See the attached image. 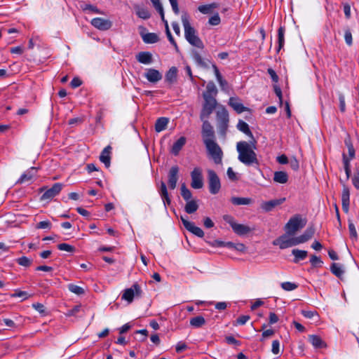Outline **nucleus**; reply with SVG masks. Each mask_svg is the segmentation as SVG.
I'll return each instance as SVG.
<instances>
[{"label": "nucleus", "instance_id": "nucleus-1", "mask_svg": "<svg viewBox=\"0 0 359 359\" xmlns=\"http://www.w3.org/2000/svg\"><path fill=\"white\" fill-rule=\"evenodd\" d=\"M256 144L257 141L255 139L250 142L241 141L237 143L238 158L241 163L248 166L253 164L259 165L257 154L255 152L257 149Z\"/></svg>", "mask_w": 359, "mask_h": 359}, {"label": "nucleus", "instance_id": "nucleus-2", "mask_svg": "<svg viewBox=\"0 0 359 359\" xmlns=\"http://www.w3.org/2000/svg\"><path fill=\"white\" fill-rule=\"evenodd\" d=\"M182 22L184 29V36L187 41L193 46L203 49L204 44L202 40L198 36L196 30L191 26L188 16L186 14L182 15Z\"/></svg>", "mask_w": 359, "mask_h": 359}, {"label": "nucleus", "instance_id": "nucleus-3", "mask_svg": "<svg viewBox=\"0 0 359 359\" xmlns=\"http://www.w3.org/2000/svg\"><path fill=\"white\" fill-rule=\"evenodd\" d=\"M217 127L218 132L224 138L226 137L229 127V116L226 109L221 105L216 111Z\"/></svg>", "mask_w": 359, "mask_h": 359}, {"label": "nucleus", "instance_id": "nucleus-4", "mask_svg": "<svg viewBox=\"0 0 359 359\" xmlns=\"http://www.w3.org/2000/svg\"><path fill=\"white\" fill-rule=\"evenodd\" d=\"M204 103L201 112L200 118L201 120L208 118L217 107V102L213 96L206 95L203 96Z\"/></svg>", "mask_w": 359, "mask_h": 359}, {"label": "nucleus", "instance_id": "nucleus-5", "mask_svg": "<svg viewBox=\"0 0 359 359\" xmlns=\"http://www.w3.org/2000/svg\"><path fill=\"white\" fill-rule=\"evenodd\" d=\"M208 154L211 156L213 161L216 164L222 163L223 157V151L216 141L208 142L204 144Z\"/></svg>", "mask_w": 359, "mask_h": 359}, {"label": "nucleus", "instance_id": "nucleus-6", "mask_svg": "<svg viewBox=\"0 0 359 359\" xmlns=\"http://www.w3.org/2000/svg\"><path fill=\"white\" fill-rule=\"evenodd\" d=\"M306 224L300 215L291 217L285 226V231L289 235H294L297 231L302 229Z\"/></svg>", "mask_w": 359, "mask_h": 359}, {"label": "nucleus", "instance_id": "nucleus-7", "mask_svg": "<svg viewBox=\"0 0 359 359\" xmlns=\"http://www.w3.org/2000/svg\"><path fill=\"white\" fill-rule=\"evenodd\" d=\"M223 219L231 226L233 232L238 236L246 235L252 230L248 226L236 223L234 218L231 215H226L223 217Z\"/></svg>", "mask_w": 359, "mask_h": 359}, {"label": "nucleus", "instance_id": "nucleus-8", "mask_svg": "<svg viewBox=\"0 0 359 359\" xmlns=\"http://www.w3.org/2000/svg\"><path fill=\"white\" fill-rule=\"evenodd\" d=\"M63 184L62 183H55L50 188L47 189L46 187L39 189V192L44 193L41 196V201H50L55 196L58 195L62 189Z\"/></svg>", "mask_w": 359, "mask_h": 359}, {"label": "nucleus", "instance_id": "nucleus-9", "mask_svg": "<svg viewBox=\"0 0 359 359\" xmlns=\"http://www.w3.org/2000/svg\"><path fill=\"white\" fill-rule=\"evenodd\" d=\"M207 172L209 191L212 194H217L221 189L220 180L214 170H208Z\"/></svg>", "mask_w": 359, "mask_h": 359}, {"label": "nucleus", "instance_id": "nucleus-10", "mask_svg": "<svg viewBox=\"0 0 359 359\" xmlns=\"http://www.w3.org/2000/svg\"><path fill=\"white\" fill-rule=\"evenodd\" d=\"M202 130L201 135L203 138V142L204 144L208 142L215 141V130L212 126L208 120H202Z\"/></svg>", "mask_w": 359, "mask_h": 359}, {"label": "nucleus", "instance_id": "nucleus-11", "mask_svg": "<svg viewBox=\"0 0 359 359\" xmlns=\"http://www.w3.org/2000/svg\"><path fill=\"white\" fill-rule=\"evenodd\" d=\"M142 291L140 286L137 283H134L131 287L127 288L123 291L122 294V299L131 303L133 301L134 297H141Z\"/></svg>", "mask_w": 359, "mask_h": 359}, {"label": "nucleus", "instance_id": "nucleus-12", "mask_svg": "<svg viewBox=\"0 0 359 359\" xmlns=\"http://www.w3.org/2000/svg\"><path fill=\"white\" fill-rule=\"evenodd\" d=\"M192 188L198 189L203 186V175L201 170L199 168H195L191 172Z\"/></svg>", "mask_w": 359, "mask_h": 359}, {"label": "nucleus", "instance_id": "nucleus-13", "mask_svg": "<svg viewBox=\"0 0 359 359\" xmlns=\"http://www.w3.org/2000/svg\"><path fill=\"white\" fill-rule=\"evenodd\" d=\"M181 221L187 231L199 238H203L204 236L203 231L200 227L195 226L194 222L188 221L182 216L181 217Z\"/></svg>", "mask_w": 359, "mask_h": 359}, {"label": "nucleus", "instance_id": "nucleus-14", "mask_svg": "<svg viewBox=\"0 0 359 359\" xmlns=\"http://www.w3.org/2000/svg\"><path fill=\"white\" fill-rule=\"evenodd\" d=\"M90 23L93 27L102 31L108 30L112 26L111 20L102 18H95L91 20Z\"/></svg>", "mask_w": 359, "mask_h": 359}, {"label": "nucleus", "instance_id": "nucleus-15", "mask_svg": "<svg viewBox=\"0 0 359 359\" xmlns=\"http://www.w3.org/2000/svg\"><path fill=\"white\" fill-rule=\"evenodd\" d=\"M285 201V198L273 199L268 201H264L261 203L260 207L264 212H271L276 206L281 205Z\"/></svg>", "mask_w": 359, "mask_h": 359}, {"label": "nucleus", "instance_id": "nucleus-16", "mask_svg": "<svg viewBox=\"0 0 359 359\" xmlns=\"http://www.w3.org/2000/svg\"><path fill=\"white\" fill-rule=\"evenodd\" d=\"M179 167L174 165L171 167L168 172V186L170 189H175L178 180Z\"/></svg>", "mask_w": 359, "mask_h": 359}, {"label": "nucleus", "instance_id": "nucleus-17", "mask_svg": "<svg viewBox=\"0 0 359 359\" xmlns=\"http://www.w3.org/2000/svg\"><path fill=\"white\" fill-rule=\"evenodd\" d=\"M290 236L293 235H289L285 232V234L279 236L273 241V245H278L280 249H286L290 247Z\"/></svg>", "mask_w": 359, "mask_h": 359}, {"label": "nucleus", "instance_id": "nucleus-18", "mask_svg": "<svg viewBox=\"0 0 359 359\" xmlns=\"http://www.w3.org/2000/svg\"><path fill=\"white\" fill-rule=\"evenodd\" d=\"M342 209L344 212L347 213L349 210L350 205V191L348 187L344 185L341 194Z\"/></svg>", "mask_w": 359, "mask_h": 359}, {"label": "nucleus", "instance_id": "nucleus-19", "mask_svg": "<svg viewBox=\"0 0 359 359\" xmlns=\"http://www.w3.org/2000/svg\"><path fill=\"white\" fill-rule=\"evenodd\" d=\"M146 79L151 83H156L162 79V74L155 69H148L144 74Z\"/></svg>", "mask_w": 359, "mask_h": 359}, {"label": "nucleus", "instance_id": "nucleus-20", "mask_svg": "<svg viewBox=\"0 0 359 359\" xmlns=\"http://www.w3.org/2000/svg\"><path fill=\"white\" fill-rule=\"evenodd\" d=\"M111 149L112 148L110 145L107 146L100 156V161L104 164L106 168H109L111 164Z\"/></svg>", "mask_w": 359, "mask_h": 359}, {"label": "nucleus", "instance_id": "nucleus-21", "mask_svg": "<svg viewBox=\"0 0 359 359\" xmlns=\"http://www.w3.org/2000/svg\"><path fill=\"white\" fill-rule=\"evenodd\" d=\"M229 104L231 106L238 114H241L248 110V109L243 106L240 102L238 97H230Z\"/></svg>", "mask_w": 359, "mask_h": 359}, {"label": "nucleus", "instance_id": "nucleus-22", "mask_svg": "<svg viewBox=\"0 0 359 359\" xmlns=\"http://www.w3.org/2000/svg\"><path fill=\"white\" fill-rule=\"evenodd\" d=\"M37 168L35 167L30 168L28 170L24 172L20 179L17 181V184H23L28 182L32 180L34 176L36 175Z\"/></svg>", "mask_w": 359, "mask_h": 359}, {"label": "nucleus", "instance_id": "nucleus-23", "mask_svg": "<svg viewBox=\"0 0 359 359\" xmlns=\"http://www.w3.org/2000/svg\"><path fill=\"white\" fill-rule=\"evenodd\" d=\"M136 60L139 62H140L142 64H144V65H149L153 62V57H152L151 53L149 52H147V51L140 52L136 55Z\"/></svg>", "mask_w": 359, "mask_h": 359}, {"label": "nucleus", "instance_id": "nucleus-24", "mask_svg": "<svg viewBox=\"0 0 359 359\" xmlns=\"http://www.w3.org/2000/svg\"><path fill=\"white\" fill-rule=\"evenodd\" d=\"M159 194L162 198L165 207L170 205L171 203V199L169 196L166 184L164 182H161V187L159 189Z\"/></svg>", "mask_w": 359, "mask_h": 359}, {"label": "nucleus", "instance_id": "nucleus-25", "mask_svg": "<svg viewBox=\"0 0 359 359\" xmlns=\"http://www.w3.org/2000/svg\"><path fill=\"white\" fill-rule=\"evenodd\" d=\"M187 142V139L185 137H180L172 145L170 152L174 156H177L182 149V147L185 145Z\"/></svg>", "mask_w": 359, "mask_h": 359}, {"label": "nucleus", "instance_id": "nucleus-26", "mask_svg": "<svg viewBox=\"0 0 359 359\" xmlns=\"http://www.w3.org/2000/svg\"><path fill=\"white\" fill-rule=\"evenodd\" d=\"M292 255L294 256L293 262L297 264L306 258L308 252L299 249H293L292 250Z\"/></svg>", "mask_w": 359, "mask_h": 359}, {"label": "nucleus", "instance_id": "nucleus-27", "mask_svg": "<svg viewBox=\"0 0 359 359\" xmlns=\"http://www.w3.org/2000/svg\"><path fill=\"white\" fill-rule=\"evenodd\" d=\"M140 35L145 43H155L159 41L160 39L156 33L143 34L140 32Z\"/></svg>", "mask_w": 359, "mask_h": 359}, {"label": "nucleus", "instance_id": "nucleus-28", "mask_svg": "<svg viewBox=\"0 0 359 359\" xmlns=\"http://www.w3.org/2000/svg\"><path fill=\"white\" fill-rule=\"evenodd\" d=\"M309 340L311 343V344L316 348H322L326 346V344L318 335H309Z\"/></svg>", "mask_w": 359, "mask_h": 359}, {"label": "nucleus", "instance_id": "nucleus-29", "mask_svg": "<svg viewBox=\"0 0 359 359\" xmlns=\"http://www.w3.org/2000/svg\"><path fill=\"white\" fill-rule=\"evenodd\" d=\"M177 69L175 67H172L170 69L166 72L165 74V81L169 83H173L177 81Z\"/></svg>", "mask_w": 359, "mask_h": 359}, {"label": "nucleus", "instance_id": "nucleus-30", "mask_svg": "<svg viewBox=\"0 0 359 359\" xmlns=\"http://www.w3.org/2000/svg\"><path fill=\"white\" fill-rule=\"evenodd\" d=\"M273 180L280 184H285L288 181V175L286 172L276 171L274 172Z\"/></svg>", "mask_w": 359, "mask_h": 359}, {"label": "nucleus", "instance_id": "nucleus-31", "mask_svg": "<svg viewBox=\"0 0 359 359\" xmlns=\"http://www.w3.org/2000/svg\"><path fill=\"white\" fill-rule=\"evenodd\" d=\"M168 122H169V119L168 118H165V117L158 118L156 120V123H155L156 131L159 133V132L164 130L166 128Z\"/></svg>", "mask_w": 359, "mask_h": 359}, {"label": "nucleus", "instance_id": "nucleus-32", "mask_svg": "<svg viewBox=\"0 0 359 359\" xmlns=\"http://www.w3.org/2000/svg\"><path fill=\"white\" fill-rule=\"evenodd\" d=\"M285 27H280L278 29V46L277 48V52H279L284 46L285 43Z\"/></svg>", "mask_w": 359, "mask_h": 359}, {"label": "nucleus", "instance_id": "nucleus-33", "mask_svg": "<svg viewBox=\"0 0 359 359\" xmlns=\"http://www.w3.org/2000/svg\"><path fill=\"white\" fill-rule=\"evenodd\" d=\"M237 128L239 130L244 133L248 136H250L252 140L255 139L248 124L245 121L240 120L238 123Z\"/></svg>", "mask_w": 359, "mask_h": 359}, {"label": "nucleus", "instance_id": "nucleus-34", "mask_svg": "<svg viewBox=\"0 0 359 359\" xmlns=\"http://www.w3.org/2000/svg\"><path fill=\"white\" fill-rule=\"evenodd\" d=\"M205 324V320L201 316H198L190 319V325L194 327L199 328Z\"/></svg>", "mask_w": 359, "mask_h": 359}, {"label": "nucleus", "instance_id": "nucleus-35", "mask_svg": "<svg viewBox=\"0 0 359 359\" xmlns=\"http://www.w3.org/2000/svg\"><path fill=\"white\" fill-rule=\"evenodd\" d=\"M198 208V205L197 204V202L195 200H191L187 202L184 207V210L188 214H192L195 212Z\"/></svg>", "mask_w": 359, "mask_h": 359}, {"label": "nucleus", "instance_id": "nucleus-36", "mask_svg": "<svg viewBox=\"0 0 359 359\" xmlns=\"http://www.w3.org/2000/svg\"><path fill=\"white\" fill-rule=\"evenodd\" d=\"M231 202L235 205H249L252 203V199L250 198L232 197Z\"/></svg>", "mask_w": 359, "mask_h": 359}, {"label": "nucleus", "instance_id": "nucleus-37", "mask_svg": "<svg viewBox=\"0 0 359 359\" xmlns=\"http://www.w3.org/2000/svg\"><path fill=\"white\" fill-rule=\"evenodd\" d=\"M136 15L142 19L147 20L150 18L151 13L147 8H142V7H136L135 8Z\"/></svg>", "mask_w": 359, "mask_h": 359}, {"label": "nucleus", "instance_id": "nucleus-38", "mask_svg": "<svg viewBox=\"0 0 359 359\" xmlns=\"http://www.w3.org/2000/svg\"><path fill=\"white\" fill-rule=\"evenodd\" d=\"M80 7L83 11H88L89 12L96 13V14H103L104 13L96 6H94L92 4L83 3L82 4H81Z\"/></svg>", "mask_w": 359, "mask_h": 359}, {"label": "nucleus", "instance_id": "nucleus-39", "mask_svg": "<svg viewBox=\"0 0 359 359\" xmlns=\"http://www.w3.org/2000/svg\"><path fill=\"white\" fill-rule=\"evenodd\" d=\"M331 272L337 278H341L343 276L344 271L341 268L340 265L337 263H332L330 266Z\"/></svg>", "mask_w": 359, "mask_h": 359}, {"label": "nucleus", "instance_id": "nucleus-40", "mask_svg": "<svg viewBox=\"0 0 359 359\" xmlns=\"http://www.w3.org/2000/svg\"><path fill=\"white\" fill-rule=\"evenodd\" d=\"M344 143H345V145L348 148V156H349V158L351 159H353L355 157V149L353 147V145L352 144V142H351V137L349 136H348L345 140H344Z\"/></svg>", "mask_w": 359, "mask_h": 359}, {"label": "nucleus", "instance_id": "nucleus-41", "mask_svg": "<svg viewBox=\"0 0 359 359\" xmlns=\"http://www.w3.org/2000/svg\"><path fill=\"white\" fill-rule=\"evenodd\" d=\"M217 7V4L213 3L207 5H202L198 6V10L203 14H210L212 12V9Z\"/></svg>", "mask_w": 359, "mask_h": 359}, {"label": "nucleus", "instance_id": "nucleus-42", "mask_svg": "<svg viewBox=\"0 0 359 359\" xmlns=\"http://www.w3.org/2000/svg\"><path fill=\"white\" fill-rule=\"evenodd\" d=\"M180 191L181 195L184 200H185L187 202L191 201V198L192 197V194L191 191L187 187L184 183L181 185Z\"/></svg>", "mask_w": 359, "mask_h": 359}, {"label": "nucleus", "instance_id": "nucleus-43", "mask_svg": "<svg viewBox=\"0 0 359 359\" xmlns=\"http://www.w3.org/2000/svg\"><path fill=\"white\" fill-rule=\"evenodd\" d=\"M217 93V89L212 81L209 82L206 86V91L203 93V96L209 95L210 96L216 95Z\"/></svg>", "mask_w": 359, "mask_h": 359}, {"label": "nucleus", "instance_id": "nucleus-44", "mask_svg": "<svg viewBox=\"0 0 359 359\" xmlns=\"http://www.w3.org/2000/svg\"><path fill=\"white\" fill-rule=\"evenodd\" d=\"M192 57L194 61L201 67H207L206 63L203 61L199 53L196 50H193L191 53Z\"/></svg>", "mask_w": 359, "mask_h": 359}, {"label": "nucleus", "instance_id": "nucleus-45", "mask_svg": "<svg viewBox=\"0 0 359 359\" xmlns=\"http://www.w3.org/2000/svg\"><path fill=\"white\" fill-rule=\"evenodd\" d=\"M348 231L350 233V238L353 241L358 240V233L354 224L348 220Z\"/></svg>", "mask_w": 359, "mask_h": 359}, {"label": "nucleus", "instance_id": "nucleus-46", "mask_svg": "<svg viewBox=\"0 0 359 359\" xmlns=\"http://www.w3.org/2000/svg\"><path fill=\"white\" fill-rule=\"evenodd\" d=\"M165 33H166V36L168 37V41L170 42V43L175 47V49L178 51L179 50V48H178V46L175 41V40L174 39L170 31V29H169V26H168V23H166V25H165Z\"/></svg>", "mask_w": 359, "mask_h": 359}, {"label": "nucleus", "instance_id": "nucleus-47", "mask_svg": "<svg viewBox=\"0 0 359 359\" xmlns=\"http://www.w3.org/2000/svg\"><path fill=\"white\" fill-rule=\"evenodd\" d=\"M67 287L70 292H72L76 294L81 295V294H83L85 293L84 289L80 286L76 285L69 284Z\"/></svg>", "mask_w": 359, "mask_h": 359}, {"label": "nucleus", "instance_id": "nucleus-48", "mask_svg": "<svg viewBox=\"0 0 359 359\" xmlns=\"http://www.w3.org/2000/svg\"><path fill=\"white\" fill-rule=\"evenodd\" d=\"M344 39L346 41V43L348 46H351L353 44V37L352 34L351 32V29L348 27H346L344 28Z\"/></svg>", "mask_w": 359, "mask_h": 359}, {"label": "nucleus", "instance_id": "nucleus-49", "mask_svg": "<svg viewBox=\"0 0 359 359\" xmlns=\"http://www.w3.org/2000/svg\"><path fill=\"white\" fill-rule=\"evenodd\" d=\"M16 262L22 266L29 267L32 264V259L27 257H21L16 259Z\"/></svg>", "mask_w": 359, "mask_h": 359}, {"label": "nucleus", "instance_id": "nucleus-50", "mask_svg": "<svg viewBox=\"0 0 359 359\" xmlns=\"http://www.w3.org/2000/svg\"><path fill=\"white\" fill-rule=\"evenodd\" d=\"M310 262L312 266L314 268L321 267L323 264V262L321 261L320 258L315 255H312L311 256Z\"/></svg>", "mask_w": 359, "mask_h": 359}, {"label": "nucleus", "instance_id": "nucleus-51", "mask_svg": "<svg viewBox=\"0 0 359 359\" xmlns=\"http://www.w3.org/2000/svg\"><path fill=\"white\" fill-rule=\"evenodd\" d=\"M57 248L60 250L67 251L69 252H73L75 251V248L74 246L65 243L57 245Z\"/></svg>", "mask_w": 359, "mask_h": 359}, {"label": "nucleus", "instance_id": "nucleus-52", "mask_svg": "<svg viewBox=\"0 0 359 359\" xmlns=\"http://www.w3.org/2000/svg\"><path fill=\"white\" fill-rule=\"evenodd\" d=\"M281 287L286 291H292L297 287V285L290 282H284L281 283Z\"/></svg>", "mask_w": 359, "mask_h": 359}, {"label": "nucleus", "instance_id": "nucleus-53", "mask_svg": "<svg viewBox=\"0 0 359 359\" xmlns=\"http://www.w3.org/2000/svg\"><path fill=\"white\" fill-rule=\"evenodd\" d=\"M314 233L315 228L313 226H311L306 229L303 235L307 239V241H309L313 236Z\"/></svg>", "mask_w": 359, "mask_h": 359}, {"label": "nucleus", "instance_id": "nucleus-54", "mask_svg": "<svg viewBox=\"0 0 359 359\" xmlns=\"http://www.w3.org/2000/svg\"><path fill=\"white\" fill-rule=\"evenodd\" d=\"M221 22L220 17L218 13L215 14L209 18L208 23L210 25L216 26L218 25Z\"/></svg>", "mask_w": 359, "mask_h": 359}, {"label": "nucleus", "instance_id": "nucleus-55", "mask_svg": "<svg viewBox=\"0 0 359 359\" xmlns=\"http://www.w3.org/2000/svg\"><path fill=\"white\" fill-rule=\"evenodd\" d=\"M339 100L340 111L344 113L346 111V103L344 95L341 93H339Z\"/></svg>", "mask_w": 359, "mask_h": 359}, {"label": "nucleus", "instance_id": "nucleus-56", "mask_svg": "<svg viewBox=\"0 0 359 359\" xmlns=\"http://www.w3.org/2000/svg\"><path fill=\"white\" fill-rule=\"evenodd\" d=\"M11 297H22L23 299H27L30 297L29 294L25 291H18L12 294H11Z\"/></svg>", "mask_w": 359, "mask_h": 359}, {"label": "nucleus", "instance_id": "nucleus-57", "mask_svg": "<svg viewBox=\"0 0 359 359\" xmlns=\"http://www.w3.org/2000/svg\"><path fill=\"white\" fill-rule=\"evenodd\" d=\"M353 184L355 189H359V170H356L352 178Z\"/></svg>", "mask_w": 359, "mask_h": 359}, {"label": "nucleus", "instance_id": "nucleus-58", "mask_svg": "<svg viewBox=\"0 0 359 359\" xmlns=\"http://www.w3.org/2000/svg\"><path fill=\"white\" fill-rule=\"evenodd\" d=\"M51 226H52V224L49 221H42V222H39L36 224V229H50L51 228Z\"/></svg>", "mask_w": 359, "mask_h": 359}, {"label": "nucleus", "instance_id": "nucleus-59", "mask_svg": "<svg viewBox=\"0 0 359 359\" xmlns=\"http://www.w3.org/2000/svg\"><path fill=\"white\" fill-rule=\"evenodd\" d=\"M273 89H274V92H275L276 95L278 97L280 104L282 105L283 104V95H282V90H281L280 88L278 86L275 85V86H273Z\"/></svg>", "mask_w": 359, "mask_h": 359}, {"label": "nucleus", "instance_id": "nucleus-60", "mask_svg": "<svg viewBox=\"0 0 359 359\" xmlns=\"http://www.w3.org/2000/svg\"><path fill=\"white\" fill-rule=\"evenodd\" d=\"M271 351L273 354H278L280 353V342L278 340H273L272 341Z\"/></svg>", "mask_w": 359, "mask_h": 359}, {"label": "nucleus", "instance_id": "nucleus-61", "mask_svg": "<svg viewBox=\"0 0 359 359\" xmlns=\"http://www.w3.org/2000/svg\"><path fill=\"white\" fill-rule=\"evenodd\" d=\"M302 314L306 318H312L315 316H318V313L316 311H302Z\"/></svg>", "mask_w": 359, "mask_h": 359}, {"label": "nucleus", "instance_id": "nucleus-62", "mask_svg": "<svg viewBox=\"0 0 359 359\" xmlns=\"http://www.w3.org/2000/svg\"><path fill=\"white\" fill-rule=\"evenodd\" d=\"M33 308L38 311L41 314L46 313L45 306L41 303H35L32 304Z\"/></svg>", "mask_w": 359, "mask_h": 359}, {"label": "nucleus", "instance_id": "nucleus-63", "mask_svg": "<svg viewBox=\"0 0 359 359\" xmlns=\"http://www.w3.org/2000/svg\"><path fill=\"white\" fill-rule=\"evenodd\" d=\"M187 348V345L182 341L177 343L175 350L177 353H182Z\"/></svg>", "mask_w": 359, "mask_h": 359}, {"label": "nucleus", "instance_id": "nucleus-64", "mask_svg": "<svg viewBox=\"0 0 359 359\" xmlns=\"http://www.w3.org/2000/svg\"><path fill=\"white\" fill-rule=\"evenodd\" d=\"M82 84L81 80L78 77H74L70 82V86L72 88L79 87Z\"/></svg>", "mask_w": 359, "mask_h": 359}]
</instances>
